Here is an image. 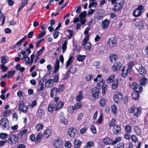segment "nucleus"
<instances>
[{"mask_svg": "<svg viewBox=\"0 0 148 148\" xmlns=\"http://www.w3.org/2000/svg\"><path fill=\"white\" fill-rule=\"evenodd\" d=\"M81 142L79 140L77 139H75L74 142V146L75 148H79Z\"/></svg>", "mask_w": 148, "mask_h": 148, "instance_id": "473e14b6", "label": "nucleus"}, {"mask_svg": "<svg viewBox=\"0 0 148 148\" xmlns=\"http://www.w3.org/2000/svg\"><path fill=\"white\" fill-rule=\"evenodd\" d=\"M74 59L73 57L71 56L69 57L68 60L66 62V69H67L73 62Z\"/></svg>", "mask_w": 148, "mask_h": 148, "instance_id": "412c9836", "label": "nucleus"}, {"mask_svg": "<svg viewBox=\"0 0 148 148\" xmlns=\"http://www.w3.org/2000/svg\"><path fill=\"white\" fill-rule=\"evenodd\" d=\"M108 44L110 48L115 47L117 44L116 38L114 37L109 38L108 41Z\"/></svg>", "mask_w": 148, "mask_h": 148, "instance_id": "9d476101", "label": "nucleus"}, {"mask_svg": "<svg viewBox=\"0 0 148 148\" xmlns=\"http://www.w3.org/2000/svg\"><path fill=\"white\" fill-rule=\"evenodd\" d=\"M103 143L106 145H112L113 140L109 138H106L104 139Z\"/></svg>", "mask_w": 148, "mask_h": 148, "instance_id": "2f4dec72", "label": "nucleus"}, {"mask_svg": "<svg viewBox=\"0 0 148 148\" xmlns=\"http://www.w3.org/2000/svg\"><path fill=\"white\" fill-rule=\"evenodd\" d=\"M123 97L122 93L119 92H115L114 95V100L117 103L120 102L122 100Z\"/></svg>", "mask_w": 148, "mask_h": 148, "instance_id": "39448f33", "label": "nucleus"}, {"mask_svg": "<svg viewBox=\"0 0 148 148\" xmlns=\"http://www.w3.org/2000/svg\"><path fill=\"white\" fill-rule=\"evenodd\" d=\"M42 134L41 133H39L37 135L36 138V143H38L41 140L42 138Z\"/></svg>", "mask_w": 148, "mask_h": 148, "instance_id": "09e8293b", "label": "nucleus"}, {"mask_svg": "<svg viewBox=\"0 0 148 148\" xmlns=\"http://www.w3.org/2000/svg\"><path fill=\"white\" fill-rule=\"evenodd\" d=\"M75 106H70L69 107L68 111L70 113H72L74 112V110L75 109Z\"/></svg>", "mask_w": 148, "mask_h": 148, "instance_id": "5fc2aeb1", "label": "nucleus"}, {"mask_svg": "<svg viewBox=\"0 0 148 148\" xmlns=\"http://www.w3.org/2000/svg\"><path fill=\"white\" fill-rule=\"evenodd\" d=\"M45 112L43 109L39 108L36 113V116L38 118H41L45 114Z\"/></svg>", "mask_w": 148, "mask_h": 148, "instance_id": "aec40b11", "label": "nucleus"}, {"mask_svg": "<svg viewBox=\"0 0 148 148\" xmlns=\"http://www.w3.org/2000/svg\"><path fill=\"white\" fill-rule=\"evenodd\" d=\"M45 49V47L44 46L42 47L41 49L37 52L36 55L39 56L40 55L42 54L43 51H44Z\"/></svg>", "mask_w": 148, "mask_h": 148, "instance_id": "052dcab7", "label": "nucleus"}, {"mask_svg": "<svg viewBox=\"0 0 148 148\" xmlns=\"http://www.w3.org/2000/svg\"><path fill=\"white\" fill-rule=\"evenodd\" d=\"M110 24V21L107 19L104 20L102 23V27L103 29H106L108 27Z\"/></svg>", "mask_w": 148, "mask_h": 148, "instance_id": "5701e85b", "label": "nucleus"}, {"mask_svg": "<svg viewBox=\"0 0 148 148\" xmlns=\"http://www.w3.org/2000/svg\"><path fill=\"white\" fill-rule=\"evenodd\" d=\"M53 144L56 148H61L62 146V141L60 139H56L53 141Z\"/></svg>", "mask_w": 148, "mask_h": 148, "instance_id": "ddd939ff", "label": "nucleus"}, {"mask_svg": "<svg viewBox=\"0 0 148 148\" xmlns=\"http://www.w3.org/2000/svg\"><path fill=\"white\" fill-rule=\"evenodd\" d=\"M109 58L110 61L113 62L118 59V57L116 55L112 53L110 55Z\"/></svg>", "mask_w": 148, "mask_h": 148, "instance_id": "7c9ffc66", "label": "nucleus"}, {"mask_svg": "<svg viewBox=\"0 0 148 148\" xmlns=\"http://www.w3.org/2000/svg\"><path fill=\"white\" fill-rule=\"evenodd\" d=\"M90 27H87L86 29H85L84 32V34L85 36L84 37V38H86V37L87 36L88 37V38H89L90 36V35L88 34V32L89 30Z\"/></svg>", "mask_w": 148, "mask_h": 148, "instance_id": "864d4df0", "label": "nucleus"}, {"mask_svg": "<svg viewBox=\"0 0 148 148\" xmlns=\"http://www.w3.org/2000/svg\"><path fill=\"white\" fill-rule=\"evenodd\" d=\"M55 105L53 104H50L48 106V111L51 113H53L54 111Z\"/></svg>", "mask_w": 148, "mask_h": 148, "instance_id": "c9c22d12", "label": "nucleus"}, {"mask_svg": "<svg viewBox=\"0 0 148 148\" xmlns=\"http://www.w3.org/2000/svg\"><path fill=\"white\" fill-rule=\"evenodd\" d=\"M135 89L134 90L138 93H141L143 91V88L141 86L138 85V86H137Z\"/></svg>", "mask_w": 148, "mask_h": 148, "instance_id": "c03bdc74", "label": "nucleus"}, {"mask_svg": "<svg viewBox=\"0 0 148 148\" xmlns=\"http://www.w3.org/2000/svg\"><path fill=\"white\" fill-rule=\"evenodd\" d=\"M97 86L98 87L101 88L106 86V84H105V80L102 78L100 79L99 80Z\"/></svg>", "mask_w": 148, "mask_h": 148, "instance_id": "4be33fe9", "label": "nucleus"}, {"mask_svg": "<svg viewBox=\"0 0 148 148\" xmlns=\"http://www.w3.org/2000/svg\"><path fill=\"white\" fill-rule=\"evenodd\" d=\"M116 3L112 10L115 12L118 11L123 6L124 3L123 0H117L116 1Z\"/></svg>", "mask_w": 148, "mask_h": 148, "instance_id": "7ed1b4c3", "label": "nucleus"}, {"mask_svg": "<svg viewBox=\"0 0 148 148\" xmlns=\"http://www.w3.org/2000/svg\"><path fill=\"white\" fill-rule=\"evenodd\" d=\"M60 61L58 59H56L55 64L54 72L56 73L58 71L60 68Z\"/></svg>", "mask_w": 148, "mask_h": 148, "instance_id": "c85d7f7f", "label": "nucleus"}, {"mask_svg": "<svg viewBox=\"0 0 148 148\" xmlns=\"http://www.w3.org/2000/svg\"><path fill=\"white\" fill-rule=\"evenodd\" d=\"M83 97L84 96L83 95L82 92L81 91H79L76 96V99L77 101H79L83 99Z\"/></svg>", "mask_w": 148, "mask_h": 148, "instance_id": "cd10ccee", "label": "nucleus"}, {"mask_svg": "<svg viewBox=\"0 0 148 148\" xmlns=\"http://www.w3.org/2000/svg\"><path fill=\"white\" fill-rule=\"evenodd\" d=\"M130 87L133 89L134 90L137 86H138V85L136 82H134L131 83L130 84Z\"/></svg>", "mask_w": 148, "mask_h": 148, "instance_id": "13d9d810", "label": "nucleus"}, {"mask_svg": "<svg viewBox=\"0 0 148 148\" xmlns=\"http://www.w3.org/2000/svg\"><path fill=\"white\" fill-rule=\"evenodd\" d=\"M132 98L133 99L136 100L139 97V95L138 92H133L132 94Z\"/></svg>", "mask_w": 148, "mask_h": 148, "instance_id": "58836bf2", "label": "nucleus"}, {"mask_svg": "<svg viewBox=\"0 0 148 148\" xmlns=\"http://www.w3.org/2000/svg\"><path fill=\"white\" fill-rule=\"evenodd\" d=\"M34 54H32L30 56L31 59L28 56L25 58L24 61L26 64H32L33 62L34 59Z\"/></svg>", "mask_w": 148, "mask_h": 148, "instance_id": "4468645a", "label": "nucleus"}, {"mask_svg": "<svg viewBox=\"0 0 148 148\" xmlns=\"http://www.w3.org/2000/svg\"><path fill=\"white\" fill-rule=\"evenodd\" d=\"M38 91H40L42 90L44 88V86L43 84L41 82V81H39L38 82Z\"/></svg>", "mask_w": 148, "mask_h": 148, "instance_id": "603ef678", "label": "nucleus"}, {"mask_svg": "<svg viewBox=\"0 0 148 148\" xmlns=\"http://www.w3.org/2000/svg\"><path fill=\"white\" fill-rule=\"evenodd\" d=\"M124 144L123 143H120L117 145L114 146V148H124Z\"/></svg>", "mask_w": 148, "mask_h": 148, "instance_id": "6e6d98bb", "label": "nucleus"}, {"mask_svg": "<svg viewBox=\"0 0 148 148\" xmlns=\"http://www.w3.org/2000/svg\"><path fill=\"white\" fill-rule=\"evenodd\" d=\"M14 73V71H8V78H11L13 75Z\"/></svg>", "mask_w": 148, "mask_h": 148, "instance_id": "0e129e2a", "label": "nucleus"}, {"mask_svg": "<svg viewBox=\"0 0 148 148\" xmlns=\"http://www.w3.org/2000/svg\"><path fill=\"white\" fill-rule=\"evenodd\" d=\"M116 121L114 119L112 118L110 120L109 124V126L110 127H112L115 123Z\"/></svg>", "mask_w": 148, "mask_h": 148, "instance_id": "e2e57ef3", "label": "nucleus"}, {"mask_svg": "<svg viewBox=\"0 0 148 148\" xmlns=\"http://www.w3.org/2000/svg\"><path fill=\"white\" fill-rule=\"evenodd\" d=\"M2 19V20L1 23V25H3L5 23V16L3 15L1 10H0V19Z\"/></svg>", "mask_w": 148, "mask_h": 148, "instance_id": "37998d69", "label": "nucleus"}, {"mask_svg": "<svg viewBox=\"0 0 148 148\" xmlns=\"http://www.w3.org/2000/svg\"><path fill=\"white\" fill-rule=\"evenodd\" d=\"M122 65L119 62H117L115 63L112 67V69L114 71H117L121 68Z\"/></svg>", "mask_w": 148, "mask_h": 148, "instance_id": "f8f14e48", "label": "nucleus"}, {"mask_svg": "<svg viewBox=\"0 0 148 148\" xmlns=\"http://www.w3.org/2000/svg\"><path fill=\"white\" fill-rule=\"evenodd\" d=\"M122 138L120 137H119L116 138L113 141V145L116 144L117 143L121 141Z\"/></svg>", "mask_w": 148, "mask_h": 148, "instance_id": "680f3d73", "label": "nucleus"}, {"mask_svg": "<svg viewBox=\"0 0 148 148\" xmlns=\"http://www.w3.org/2000/svg\"><path fill=\"white\" fill-rule=\"evenodd\" d=\"M67 40H65L64 43L62 44V52L64 53L66 51L67 48Z\"/></svg>", "mask_w": 148, "mask_h": 148, "instance_id": "e433bc0d", "label": "nucleus"}, {"mask_svg": "<svg viewBox=\"0 0 148 148\" xmlns=\"http://www.w3.org/2000/svg\"><path fill=\"white\" fill-rule=\"evenodd\" d=\"M86 16V12L85 11H84L82 13H81L79 15V17L80 18H84Z\"/></svg>", "mask_w": 148, "mask_h": 148, "instance_id": "69168bd1", "label": "nucleus"}, {"mask_svg": "<svg viewBox=\"0 0 148 148\" xmlns=\"http://www.w3.org/2000/svg\"><path fill=\"white\" fill-rule=\"evenodd\" d=\"M118 81L117 79L116 80L113 82L112 84V88L114 90L116 89L118 86Z\"/></svg>", "mask_w": 148, "mask_h": 148, "instance_id": "ea45409f", "label": "nucleus"}, {"mask_svg": "<svg viewBox=\"0 0 148 148\" xmlns=\"http://www.w3.org/2000/svg\"><path fill=\"white\" fill-rule=\"evenodd\" d=\"M9 58L7 56H2L1 57V62L2 64H5L9 61Z\"/></svg>", "mask_w": 148, "mask_h": 148, "instance_id": "a878e982", "label": "nucleus"}, {"mask_svg": "<svg viewBox=\"0 0 148 148\" xmlns=\"http://www.w3.org/2000/svg\"><path fill=\"white\" fill-rule=\"evenodd\" d=\"M69 71L72 74H75L77 72V69L75 67H72L70 68Z\"/></svg>", "mask_w": 148, "mask_h": 148, "instance_id": "de8ad7c7", "label": "nucleus"}, {"mask_svg": "<svg viewBox=\"0 0 148 148\" xmlns=\"http://www.w3.org/2000/svg\"><path fill=\"white\" fill-rule=\"evenodd\" d=\"M129 112L132 114L133 113L136 117H139L141 114L142 110L140 108H136L135 106H132L129 109Z\"/></svg>", "mask_w": 148, "mask_h": 148, "instance_id": "f257e3e1", "label": "nucleus"}, {"mask_svg": "<svg viewBox=\"0 0 148 148\" xmlns=\"http://www.w3.org/2000/svg\"><path fill=\"white\" fill-rule=\"evenodd\" d=\"M85 55H79L77 57V60L79 62H82L85 59Z\"/></svg>", "mask_w": 148, "mask_h": 148, "instance_id": "79ce46f5", "label": "nucleus"}, {"mask_svg": "<svg viewBox=\"0 0 148 148\" xmlns=\"http://www.w3.org/2000/svg\"><path fill=\"white\" fill-rule=\"evenodd\" d=\"M27 132L28 130H27L25 129L21 131L18 135L21 138L22 136H25L26 133Z\"/></svg>", "mask_w": 148, "mask_h": 148, "instance_id": "49530a36", "label": "nucleus"}, {"mask_svg": "<svg viewBox=\"0 0 148 148\" xmlns=\"http://www.w3.org/2000/svg\"><path fill=\"white\" fill-rule=\"evenodd\" d=\"M133 66V63L132 62H130L128 63L127 66H125L129 70L131 71L132 67Z\"/></svg>", "mask_w": 148, "mask_h": 148, "instance_id": "4d7b16f0", "label": "nucleus"}, {"mask_svg": "<svg viewBox=\"0 0 148 148\" xmlns=\"http://www.w3.org/2000/svg\"><path fill=\"white\" fill-rule=\"evenodd\" d=\"M133 129L135 133L137 135H140L142 133L141 130L137 126H134Z\"/></svg>", "mask_w": 148, "mask_h": 148, "instance_id": "72a5a7b5", "label": "nucleus"}, {"mask_svg": "<svg viewBox=\"0 0 148 148\" xmlns=\"http://www.w3.org/2000/svg\"><path fill=\"white\" fill-rule=\"evenodd\" d=\"M0 124L2 128H8L9 127V121L6 118H2L0 121Z\"/></svg>", "mask_w": 148, "mask_h": 148, "instance_id": "6e6552de", "label": "nucleus"}, {"mask_svg": "<svg viewBox=\"0 0 148 148\" xmlns=\"http://www.w3.org/2000/svg\"><path fill=\"white\" fill-rule=\"evenodd\" d=\"M77 133V130L74 128H71L69 129L68 133L71 137H74Z\"/></svg>", "mask_w": 148, "mask_h": 148, "instance_id": "dca6fc26", "label": "nucleus"}, {"mask_svg": "<svg viewBox=\"0 0 148 148\" xmlns=\"http://www.w3.org/2000/svg\"><path fill=\"white\" fill-rule=\"evenodd\" d=\"M60 122L66 125L68 123V121L65 118L63 114L61 115L60 117Z\"/></svg>", "mask_w": 148, "mask_h": 148, "instance_id": "f704fd0d", "label": "nucleus"}, {"mask_svg": "<svg viewBox=\"0 0 148 148\" xmlns=\"http://www.w3.org/2000/svg\"><path fill=\"white\" fill-rule=\"evenodd\" d=\"M93 79V76L92 74H88L85 77V79L87 82H89L92 80Z\"/></svg>", "mask_w": 148, "mask_h": 148, "instance_id": "4c0bfd02", "label": "nucleus"}, {"mask_svg": "<svg viewBox=\"0 0 148 148\" xmlns=\"http://www.w3.org/2000/svg\"><path fill=\"white\" fill-rule=\"evenodd\" d=\"M89 38L87 36L86 38H84L82 44V46H84L85 49L87 50H89L91 47L90 43L88 42Z\"/></svg>", "mask_w": 148, "mask_h": 148, "instance_id": "20e7f679", "label": "nucleus"}, {"mask_svg": "<svg viewBox=\"0 0 148 148\" xmlns=\"http://www.w3.org/2000/svg\"><path fill=\"white\" fill-rule=\"evenodd\" d=\"M135 26L136 27L140 30H142L144 29L145 25L143 21L140 20H138L136 21Z\"/></svg>", "mask_w": 148, "mask_h": 148, "instance_id": "9b49d317", "label": "nucleus"}, {"mask_svg": "<svg viewBox=\"0 0 148 148\" xmlns=\"http://www.w3.org/2000/svg\"><path fill=\"white\" fill-rule=\"evenodd\" d=\"M92 96L94 98H97L99 97L100 89L97 87L92 88L91 90Z\"/></svg>", "mask_w": 148, "mask_h": 148, "instance_id": "1a4fd4ad", "label": "nucleus"}, {"mask_svg": "<svg viewBox=\"0 0 148 148\" xmlns=\"http://www.w3.org/2000/svg\"><path fill=\"white\" fill-rule=\"evenodd\" d=\"M0 67L2 71L3 72L6 71L8 69L7 67L5 66L4 64H1L0 65Z\"/></svg>", "mask_w": 148, "mask_h": 148, "instance_id": "774afa93", "label": "nucleus"}, {"mask_svg": "<svg viewBox=\"0 0 148 148\" xmlns=\"http://www.w3.org/2000/svg\"><path fill=\"white\" fill-rule=\"evenodd\" d=\"M125 130L127 132H131L132 131V127L129 125H127L125 127Z\"/></svg>", "mask_w": 148, "mask_h": 148, "instance_id": "3c124183", "label": "nucleus"}, {"mask_svg": "<svg viewBox=\"0 0 148 148\" xmlns=\"http://www.w3.org/2000/svg\"><path fill=\"white\" fill-rule=\"evenodd\" d=\"M137 69L140 74L141 75H145L147 73L146 69L144 66L142 65L140 66Z\"/></svg>", "mask_w": 148, "mask_h": 148, "instance_id": "a211bd4d", "label": "nucleus"}, {"mask_svg": "<svg viewBox=\"0 0 148 148\" xmlns=\"http://www.w3.org/2000/svg\"><path fill=\"white\" fill-rule=\"evenodd\" d=\"M8 136V134L6 133L2 132L0 134V138L2 139H5Z\"/></svg>", "mask_w": 148, "mask_h": 148, "instance_id": "bf43d9fd", "label": "nucleus"}, {"mask_svg": "<svg viewBox=\"0 0 148 148\" xmlns=\"http://www.w3.org/2000/svg\"><path fill=\"white\" fill-rule=\"evenodd\" d=\"M90 129L93 134H95L97 132L96 128L94 125H91L90 127Z\"/></svg>", "mask_w": 148, "mask_h": 148, "instance_id": "338daca9", "label": "nucleus"}, {"mask_svg": "<svg viewBox=\"0 0 148 148\" xmlns=\"http://www.w3.org/2000/svg\"><path fill=\"white\" fill-rule=\"evenodd\" d=\"M43 128V125L41 124H37L36 126V129L38 131H39L42 130Z\"/></svg>", "mask_w": 148, "mask_h": 148, "instance_id": "a18cd8bd", "label": "nucleus"}, {"mask_svg": "<svg viewBox=\"0 0 148 148\" xmlns=\"http://www.w3.org/2000/svg\"><path fill=\"white\" fill-rule=\"evenodd\" d=\"M147 79L145 78H142L140 80V84L145 86L147 84Z\"/></svg>", "mask_w": 148, "mask_h": 148, "instance_id": "8fccbe9b", "label": "nucleus"}, {"mask_svg": "<svg viewBox=\"0 0 148 148\" xmlns=\"http://www.w3.org/2000/svg\"><path fill=\"white\" fill-rule=\"evenodd\" d=\"M130 71L126 66H124L122 70L121 75L123 77H125L130 73Z\"/></svg>", "mask_w": 148, "mask_h": 148, "instance_id": "2eb2a0df", "label": "nucleus"}, {"mask_svg": "<svg viewBox=\"0 0 148 148\" xmlns=\"http://www.w3.org/2000/svg\"><path fill=\"white\" fill-rule=\"evenodd\" d=\"M107 100L106 98H101L99 101V105L101 107H104L106 105Z\"/></svg>", "mask_w": 148, "mask_h": 148, "instance_id": "393cba45", "label": "nucleus"}, {"mask_svg": "<svg viewBox=\"0 0 148 148\" xmlns=\"http://www.w3.org/2000/svg\"><path fill=\"white\" fill-rule=\"evenodd\" d=\"M54 83V80L53 79H49L46 82L45 86L47 88H51L53 86Z\"/></svg>", "mask_w": 148, "mask_h": 148, "instance_id": "f3484780", "label": "nucleus"}, {"mask_svg": "<svg viewBox=\"0 0 148 148\" xmlns=\"http://www.w3.org/2000/svg\"><path fill=\"white\" fill-rule=\"evenodd\" d=\"M145 11L144 7L142 5H139L136 8L133 12V15L135 17L140 16Z\"/></svg>", "mask_w": 148, "mask_h": 148, "instance_id": "f03ea898", "label": "nucleus"}, {"mask_svg": "<svg viewBox=\"0 0 148 148\" xmlns=\"http://www.w3.org/2000/svg\"><path fill=\"white\" fill-rule=\"evenodd\" d=\"M121 126L118 125H114L113 129V132L115 134H117L121 132Z\"/></svg>", "mask_w": 148, "mask_h": 148, "instance_id": "b1692460", "label": "nucleus"}, {"mask_svg": "<svg viewBox=\"0 0 148 148\" xmlns=\"http://www.w3.org/2000/svg\"><path fill=\"white\" fill-rule=\"evenodd\" d=\"M18 106L19 110L23 112V113H26L27 111V107L25 105L23 101H20L18 103Z\"/></svg>", "mask_w": 148, "mask_h": 148, "instance_id": "423d86ee", "label": "nucleus"}, {"mask_svg": "<svg viewBox=\"0 0 148 148\" xmlns=\"http://www.w3.org/2000/svg\"><path fill=\"white\" fill-rule=\"evenodd\" d=\"M18 140V137L15 135H11L7 141L8 143L10 145L15 144Z\"/></svg>", "mask_w": 148, "mask_h": 148, "instance_id": "0eeeda50", "label": "nucleus"}, {"mask_svg": "<svg viewBox=\"0 0 148 148\" xmlns=\"http://www.w3.org/2000/svg\"><path fill=\"white\" fill-rule=\"evenodd\" d=\"M51 134V130L49 129L45 130L44 132L43 136L46 138H48Z\"/></svg>", "mask_w": 148, "mask_h": 148, "instance_id": "c756f323", "label": "nucleus"}, {"mask_svg": "<svg viewBox=\"0 0 148 148\" xmlns=\"http://www.w3.org/2000/svg\"><path fill=\"white\" fill-rule=\"evenodd\" d=\"M64 104V103L62 101H59L58 103L56 104V105L55 110L56 111H57L62 108Z\"/></svg>", "mask_w": 148, "mask_h": 148, "instance_id": "bb28decb", "label": "nucleus"}, {"mask_svg": "<svg viewBox=\"0 0 148 148\" xmlns=\"http://www.w3.org/2000/svg\"><path fill=\"white\" fill-rule=\"evenodd\" d=\"M58 92V88L56 87H53L51 91V97L52 98H53L54 97L56 96Z\"/></svg>", "mask_w": 148, "mask_h": 148, "instance_id": "6ab92c4d", "label": "nucleus"}, {"mask_svg": "<svg viewBox=\"0 0 148 148\" xmlns=\"http://www.w3.org/2000/svg\"><path fill=\"white\" fill-rule=\"evenodd\" d=\"M114 75H112L106 79L107 82L108 84H110L114 82Z\"/></svg>", "mask_w": 148, "mask_h": 148, "instance_id": "a19ab883", "label": "nucleus"}]
</instances>
